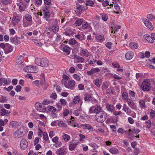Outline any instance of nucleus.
Returning <instances> with one entry per match:
<instances>
[{
  "mask_svg": "<svg viewBox=\"0 0 155 155\" xmlns=\"http://www.w3.org/2000/svg\"><path fill=\"white\" fill-rule=\"evenodd\" d=\"M146 125V127L148 129H150L151 125V122L150 120H148L145 122Z\"/></svg>",
  "mask_w": 155,
  "mask_h": 155,
  "instance_id": "3c124183",
  "label": "nucleus"
},
{
  "mask_svg": "<svg viewBox=\"0 0 155 155\" xmlns=\"http://www.w3.org/2000/svg\"><path fill=\"white\" fill-rule=\"evenodd\" d=\"M35 5L37 6L41 5L42 3V0H35Z\"/></svg>",
  "mask_w": 155,
  "mask_h": 155,
  "instance_id": "13d9d810",
  "label": "nucleus"
},
{
  "mask_svg": "<svg viewBox=\"0 0 155 155\" xmlns=\"http://www.w3.org/2000/svg\"><path fill=\"white\" fill-rule=\"evenodd\" d=\"M73 77L74 79L78 81H80L81 79L80 77L76 74H74L73 75Z\"/></svg>",
  "mask_w": 155,
  "mask_h": 155,
  "instance_id": "4d7b16f0",
  "label": "nucleus"
},
{
  "mask_svg": "<svg viewBox=\"0 0 155 155\" xmlns=\"http://www.w3.org/2000/svg\"><path fill=\"white\" fill-rule=\"evenodd\" d=\"M33 134V132L32 131H30L28 134V138L29 139H31Z\"/></svg>",
  "mask_w": 155,
  "mask_h": 155,
  "instance_id": "774afa93",
  "label": "nucleus"
},
{
  "mask_svg": "<svg viewBox=\"0 0 155 155\" xmlns=\"http://www.w3.org/2000/svg\"><path fill=\"white\" fill-rule=\"evenodd\" d=\"M67 153L65 150L62 148H60L57 151L58 155H65Z\"/></svg>",
  "mask_w": 155,
  "mask_h": 155,
  "instance_id": "4be33fe9",
  "label": "nucleus"
},
{
  "mask_svg": "<svg viewBox=\"0 0 155 155\" xmlns=\"http://www.w3.org/2000/svg\"><path fill=\"white\" fill-rule=\"evenodd\" d=\"M7 101V97L6 96H4L1 95L0 97V102L1 103H4L6 102Z\"/></svg>",
  "mask_w": 155,
  "mask_h": 155,
  "instance_id": "4c0bfd02",
  "label": "nucleus"
},
{
  "mask_svg": "<svg viewBox=\"0 0 155 155\" xmlns=\"http://www.w3.org/2000/svg\"><path fill=\"white\" fill-rule=\"evenodd\" d=\"M75 37L77 39H80L81 38L83 39L84 38V35L83 34H78L75 35Z\"/></svg>",
  "mask_w": 155,
  "mask_h": 155,
  "instance_id": "6e6d98bb",
  "label": "nucleus"
},
{
  "mask_svg": "<svg viewBox=\"0 0 155 155\" xmlns=\"http://www.w3.org/2000/svg\"><path fill=\"white\" fill-rule=\"evenodd\" d=\"M20 123L16 121H12L10 122V126L16 128L20 125Z\"/></svg>",
  "mask_w": 155,
  "mask_h": 155,
  "instance_id": "5701e85b",
  "label": "nucleus"
},
{
  "mask_svg": "<svg viewBox=\"0 0 155 155\" xmlns=\"http://www.w3.org/2000/svg\"><path fill=\"white\" fill-rule=\"evenodd\" d=\"M52 29L54 32L56 33L59 30V27L57 25H53L52 27Z\"/></svg>",
  "mask_w": 155,
  "mask_h": 155,
  "instance_id": "c03bdc74",
  "label": "nucleus"
},
{
  "mask_svg": "<svg viewBox=\"0 0 155 155\" xmlns=\"http://www.w3.org/2000/svg\"><path fill=\"white\" fill-rule=\"evenodd\" d=\"M25 132L23 127H21L16 131L14 133V137L15 138L21 137L24 136Z\"/></svg>",
  "mask_w": 155,
  "mask_h": 155,
  "instance_id": "20e7f679",
  "label": "nucleus"
},
{
  "mask_svg": "<svg viewBox=\"0 0 155 155\" xmlns=\"http://www.w3.org/2000/svg\"><path fill=\"white\" fill-rule=\"evenodd\" d=\"M129 95L130 96L131 98L135 97V93L134 91L129 90L128 91Z\"/></svg>",
  "mask_w": 155,
  "mask_h": 155,
  "instance_id": "5fc2aeb1",
  "label": "nucleus"
},
{
  "mask_svg": "<svg viewBox=\"0 0 155 155\" xmlns=\"http://www.w3.org/2000/svg\"><path fill=\"white\" fill-rule=\"evenodd\" d=\"M85 10V9L83 6L79 5L77 7L76 9L75 10L76 14L78 15H79L82 12Z\"/></svg>",
  "mask_w": 155,
  "mask_h": 155,
  "instance_id": "4468645a",
  "label": "nucleus"
},
{
  "mask_svg": "<svg viewBox=\"0 0 155 155\" xmlns=\"http://www.w3.org/2000/svg\"><path fill=\"white\" fill-rule=\"evenodd\" d=\"M107 117V114L103 110L101 107L99 108L96 113L95 119L99 123H102L105 121Z\"/></svg>",
  "mask_w": 155,
  "mask_h": 155,
  "instance_id": "f257e3e1",
  "label": "nucleus"
},
{
  "mask_svg": "<svg viewBox=\"0 0 155 155\" xmlns=\"http://www.w3.org/2000/svg\"><path fill=\"white\" fill-rule=\"evenodd\" d=\"M48 109L49 110L52 112V113H54L57 110L56 108L52 106H48Z\"/></svg>",
  "mask_w": 155,
  "mask_h": 155,
  "instance_id": "a18cd8bd",
  "label": "nucleus"
},
{
  "mask_svg": "<svg viewBox=\"0 0 155 155\" xmlns=\"http://www.w3.org/2000/svg\"><path fill=\"white\" fill-rule=\"evenodd\" d=\"M0 85H2L3 84L4 85H6L8 84V82L6 79L4 78H1L0 79Z\"/></svg>",
  "mask_w": 155,
  "mask_h": 155,
  "instance_id": "58836bf2",
  "label": "nucleus"
},
{
  "mask_svg": "<svg viewBox=\"0 0 155 155\" xmlns=\"http://www.w3.org/2000/svg\"><path fill=\"white\" fill-rule=\"evenodd\" d=\"M94 84L97 87H100L102 83L101 80L99 78H97L94 80L93 81Z\"/></svg>",
  "mask_w": 155,
  "mask_h": 155,
  "instance_id": "c85d7f7f",
  "label": "nucleus"
},
{
  "mask_svg": "<svg viewBox=\"0 0 155 155\" xmlns=\"http://www.w3.org/2000/svg\"><path fill=\"white\" fill-rule=\"evenodd\" d=\"M142 89L143 91H148L150 89V84L147 81H143L142 84Z\"/></svg>",
  "mask_w": 155,
  "mask_h": 155,
  "instance_id": "0eeeda50",
  "label": "nucleus"
},
{
  "mask_svg": "<svg viewBox=\"0 0 155 155\" xmlns=\"http://www.w3.org/2000/svg\"><path fill=\"white\" fill-rule=\"evenodd\" d=\"M147 18L151 20H152L153 19H155V17L153 16V15L152 14H148L147 15Z\"/></svg>",
  "mask_w": 155,
  "mask_h": 155,
  "instance_id": "680f3d73",
  "label": "nucleus"
},
{
  "mask_svg": "<svg viewBox=\"0 0 155 155\" xmlns=\"http://www.w3.org/2000/svg\"><path fill=\"white\" fill-rule=\"evenodd\" d=\"M73 31L70 28H68L66 31L64 33V34L66 36H70L71 35Z\"/></svg>",
  "mask_w": 155,
  "mask_h": 155,
  "instance_id": "e433bc0d",
  "label": "nucleus"
},
{
  "mask_svg": "<svg viewBox=\"0 0 155 155\" xmlns=\"http://www.w3.org/2000/svg\"><path fill=\"white\" fill-rule=\"evenodd\" d=\"M62 137L64 140L66 142L68 141L70 139V136L64 133L63 134V135L62 136Z\"/></svg>",
  "mask_w": 155,
  "mask_h": 155,
  "instance_id": "72a5a7b5",
  "label": "nucleus"
},
{
  "mask_svg": "<svg viewBox=\"0 0 155 155\" xmlns=\"http://www.w3.org/2000/svg\"><path fill=\"white\" fill-rule=\"evenodd\" d=\"M80 101V99L79 97L76 96L74 97L73 102L74 104H78Z\"/></svg>",
  "mask_w": 155,
  "mask_h": 155,
  "instance_id": "49530a36",
  "label": "nucleus"
},
{
  "mask_svg": "<svg viewBox=\"0 0 155 155\" xmlns=\"http://www.w3.org/2000/svg\"><path fill=\"white\" fill-rule=\"evenodd\" d=\"M69 43L71 45H74L75 44L76 41L75 39H70L69 41Z\"/></svg>",
  "mask_w": 155,
  "mask_h": 155,
  "instance_id": "338daca9",
  "label": "nucleus"
},
{
  "mask_svg": "<svg viewBox=\"0 0 155 155\" xmlns=\"http://www.w3.org/2000/svg\"><path fill=\"white\" fill-rule=\"evenodd\" d=\"M121 96L122 99L124 101H127L130 99L128 97V93L126 92L122 93Z\"/></svg>",
  "mask_w": 155,
  "mask_h": 155,
  "instance_id": "412c9836",
  "label": "nucleus"
},
{
  "mask_svg": "<svg viewBox=\"0 0 155 155\" xmlns=\"http://www.w3.org/2000/svg\"><path fill=\"white\" fill-rule=\"evenodd\" d=\"M127 102L128 105L132 109H135L136 107V105L134 102L130 99L127 101Z\"/></svg>",
  "mask_w": 155,
  "mask_h": 155,
  "instance_id": "6ab92c4d",
  "label": "nucleus"
},
{
  "mask_svg": "<svg viewBox=\"0 0 155 155\" xmlns=\"http://www.w3.org/2000/svg\"><path fill=\"white\" fill-rule=\"evenodd\" d=\"M83 21L82 19L78 18L75 22L74 23V25L76 26H79L82 24Z\"/></svg>",
  "mask_w": 155,
  "mask_h": 155,
  "instance_id": "c756f323",
  "label": "nucleus"
},
{
  "mask_svg": "<svg viewBox=\"0 0 155 155\" xmlns=\"http://www.w3.org/2000/svg\"><path fill=\"white\" fill-rule=\"evenodd\" d=\"M114 6L115 9L117 11L115 12V13L117 14H119L121 12L119 6L117 3H115L114 4Z\"/></svg>",
  "mask_w": 155,
  "mask_h": 155,
  "instance_id": "473e14b6",
  "label": "nucleus"
},
{
  "mask_svg": "<svg viewBox=\"0 0 155 155\" xmlns=\"http://www.w3.org/2000/svg\"><path fill=\"white\" fill-rule=\"evenodd\" d=\"M21 19V17L18 15L14 16L12 19L13 26H15L18 23Z\"/></svg>",
  "mask_w": 155,
  "mask_h": 155,
  "instance_id": "9d476101",
  "label": "nucleus"
},
{
  "mask_svg": "<svg viewBox=\"0 0 155 155\" xmlns=\"http://www.w3.org/2000/svg\"><path fill=\"white\" fill-rule=\"evenodd\" d=\"M131 110L128 107L126 109V111L125 112L127 115H130L132 113Z\"/></svg>",
  "mask_w": 155,
  "mask_h": 155,
  "instance_id": "e2e57ef3",
  "label": "nucleus"
},
{
  "mask_svg": "<svg viewBox=\"0 0 155 155\" xmlns=\"http://www.w3.org/2000/svg\"><path fill=\"white\" fill-rule=\"evenodd\" d=\"M49 8L48 9H47V11L44 10V17L45 18H48L49 17Z\"/></svg>",
  "mask_w": 155,
  "mask_h": 155,
  "instance_id": "ea45409f",
  "label": "nucleus"
},
{
  "mask_svg": "<svg viewBox=\"0 0 155 155\" xmlns=\"http://www.w3.org/2000/svg\"><path fill=\"white\" fill-rule=\"evenodd\" d=\"M79 142L74 140H72L70 142L69 144V148L70 150L71 151L74 150L77 145L78 144Z\"/></svg>",
  "mask_w": 155,
  "mask_h": 155,
  "instance_id": "423d86ee",
  "label": "nucleus"
},
{
  "mask_svg": "<svg viewBox=\"0 0 155 155\" xmlns=\"http://www.w3.org/2000/svg\"><path fill=\"white\" fill-rule=\"evenodd\" d=\"M81 53L83 54L86 57H88L89 55V52L86 49L81 48Z\"/></svg>",
  "mask_w": 155,
  "mask_h": 155,
  "instance_id": "7c9ffc66",
  "label": "nucleus"
},
{
  "mask_svg": "<svg viewBox=\"0 0 155 155\" xmlns=\"http://www.w3.org/2000/svg\"><path fill=\"white\" fill-rule=\"evenodd\" d=\"M20 145L21 149L24 150H25L28 147V143L26 140L23 138L21 140Z\"/></svg>",
  "mask_w": 155,
  "mask_h": 155,
  "instance_id": "1a4fd4ad",
  "label": "nucleus"
},
{
  "mask_svg": "<svg viewBox=\"0 0 155 155\" xmlns=\"http://www.w3.org/2000/svg\"><path fill=\"white\" fill-rule=\"evenodd\" d=\"M134 55V53L131 52H127L125 54V58L127 60H130L133 57Z\"/></svg>",
  "mask_w": 155,
  "mask_h": 155,
  "instance_id": "a211bd4d",
  "label": "nucleus"
},
{
  "mask_svg": "<svg viewBox=\"0 0 155 155\" xmlns=\"http://www.w3.org/2000/svg\"><path fill=\"white\" fill-rule=\"evenodd\" d=\"M11 113L9 110H7L5 109H2L1 111V114L2 116L7 115Z\"/></svg>",
  "mask_w": 155,
  "mask_h": 155,
  "instance_id": "bb28decb",
  "label": "nucleus"
},
{
  "mask_svg": "<svg viewBox=\"0 0 155 155\" xmlns=\"http://www.w3.org/2000/svg\"><path fill=\"white\" fill-rule=\"evenodd\" d=\"M35 63L38 65L42 67H46L49 64V61L46 58L41 59L39 58H36L35 59Z\"/></svg>",
  "mask_w": 155,
  "mask_h": 155,
  "instance_id": "f03ea898",
  "label": "nucleus"
},
{
  "mask_svg": "<svg viewBox=\"0 0 155 155\" xmlns=\"http://www.w3.org/2000/svg\"><path fill=\"white\" fill-rule=\"evenodd\" d=\"M101 17L103 20L106 21L107 20L108 18V15L107 14H102Z\"/></svg>",
  "mask_w": 155,
  "mask_h": 155,
  "instance_id": "603ef678",
  "label": "nucleus"
},
{
  "mask_svg": "<svg viewBox=\"0 0 155 155\" xmlns=\"http://www.w3.org/2000/svg\"><path fill=\"white\" fill-rule=\"evenodd\" d=\"M84 61V59L82 57L78 56L76 60V61L77 63L79 62H83Z\"/></svg>",
  "mask_w": 155,
  "mask_h": 155,
  "instance_id": "09e8293b",
  "label": "nucleus"
},
{
  "mask_svg": "<svg viewBox=\"0 0 155 155\" xmlns=\"http://www.w3.org/2000/svg\"><path fill=\"white\" fill-rule=\"evenodd\" d=\"M94 4V3L93 1L91 0H87V1L86 3V4L87 5L90 6H93Z\"/></svg>",
  "mask_w": 155,
  "mask_h": 155,
  "instance_id": "de8ad7c7",
  "label": "nucleus"
},
{
  "mask_svg": "<svg viewBox=\"0 0 155 155\" xmlns=\"http://www.w3.org/2000/svg\"><path fill=\"white\" fill-rule=\"evenodd\" d=\"M70 48L67 45L65 46L63 48V51L68 55L70 53Z\"/></svg>",
  "mask_w": 155,
  "mask_h": 155,
  "instance_id": "cd10ccee",
  "label": "nucleus"
},
{
  "mask_svg": "<svg viewBox=\"0 0 155 155\" xmlns=\"http://www.w3.org/2000/svg\"><path fill=\"white\" fill-rule=\"evenodd\" d=\"M12 43H13L15 45H17L21 43V41L18 39H10Z\"/></svg>",
  "mask_w": 155,
  "mask_h": 155,
  "instance_id": "79ce46f5",
  "label": "nucleus"
},
{
  "mask_svg": "<svg viewBox=\"0 0 155 155\" xmlns=\"http://www.w3.org/2000/svg\"><path fill=\"white\" fill-rule=\"evenodd\" d=\"M42 39H32V41L34 42L35 44L37 46L41 47L43 44L41 40Z\"/></svg>",
  "mask_w": 155,
  "mask_h": 155,
  "instance_id": "aec40b11",
  "label": "nucleus"
},
{
  "mask_svg": "<svg viewBox=\"0 0 155 155\" xmlns=\"http://www.w3.org/2000/svg\"><path fill=\"white\" fill-rule=\"evenodd\" d=\"M17 5L19 7L20 12L24 11L28 5V3L25 2L24 0H19L18 1Z\"/></svg>",
  "mask_w": 155,
  "mask_h": 155,
  "instance_id": "7ed1b4c3",
  "label": "nucleus"
},
{
  "mask_svg": "<svg viewBox=\"0 0 155 155\" xmlns=\"http://www.w3.org/2000/svg\"><path fill=\"white\" fill-rule=\"evenodd\" d=\"M35 106L36 109L40 112H45L46 110L44 105L40 103H36Z\"/></svg>",
  "mask_w": 155,
  "mask_h": 155,
  "instance_id": "6e6552de",
  "label": "nucleus"
},
{
  "mask_svg": "<svg viewBox=\"0 0 155 155\" xmlns=\"http://www.w3.org/2000/svg\"><path fill=\"white\" fill-rule=\"evenodd\" d=\"M56 147H58L62 146V143L61 141H58L55 143L54 145Z\"/></svg>",
  "mask_w": 155,
  "mask_h": 155,
  "instance_id": "0e129e2a",
  "label": "nucleus"
},
{
  "mask_svg": "<svg viewBox=\"0 0 155 155\" xmlns=\"http://www.w3.org/2000/svg\"><path fill=\"white\" fill-rule=\"evenodd\" d=\"M24 61V58L20 55L16 58V63L18 64H21L23 63Z\"/></svg>",
  "mask_w": 155,
  "mask_h": 155,
  "instance_id": "dca6fc26",
  "label": "nucleus"
},
{
  "mask_svg": "<svg viewBox=\"0 0 155 155\" xmlns=\"http://www.w3.org/2000/svg\"><path fill=\"white\" fill-rule=\"evenodd\" d=\"M109 152L113 154H116L119 153L118 150L114 147L110 148L109 150Z\"/></svg>",
  "mask_w": 155,
  "mask_h": 155,
  "instance_id": "393cba45",
  "label": "nucleus"
},
{
  "mask_svg": "<svg viewBox=\"0 0 155 155\" xmlns=\"http://www.w3.org/2000/svg\"><path fill=\"white\" fill-rule=\"evenodd\" d=\"M75 81L72 80H70L68 81V84H64V86L67 88L73 89V88L75 85Z\"/></svg>",
  "mask_w": 155,
  "mask_h": 155,
  "instance_id": "f8f14e48",
  "label": "nucleus"
},
{
  "mask_svg": "<svg viewBox=\"0 0 155 155\" xmlns=\"http://www.w3.org/2000/svg\"><path fill=\"white\" fill-rule=\"evenodd\" d=\"M140 106L141 108H143L145 107V101L142 100L139 102Z\"/></svg>",
  "mask_w": 155,
  "mask_h": 155,
  "instance_id": "a19ab883",
  "label": "nucleus"
},
{
  "mask_svg": "<svg viewBox=\"0 0 155 155\" xmlns=\"http://www.w3.org/2000/svg\"><path fill=\"white\" fill-rule=\"evenodd\" d=\"M150 115L151 119H153L155 116V111L152 109L150 110Z\"/></svg>",
  "mask_w": 155,
  "mask_h": 155,
  "instance_id": "37998d69",
  "label": "nucleus"
},
{
  "mask_svg": "<svg viewBox=\"0 0 155 155\" xmlns=\"http://www.w3.org/2000/svg\"><path fill=\"white\" fill-rule=\"evenodd\" d=\"M43 139L45 140H47L48 139V137L47 134L44 132L43 134Z\"/></svg>",
  "mask_w": 155,
  "mask_h": 155,
  "instance_id": "052dcab7",
  "label": "nucleus"
},
{
  "mask_svg": "<svg viewBox=\"0 0 155 155\" xmlns=\"http://www.w3.org/2000/svg\"><path fill=\"white\" fill-rule=\"evenodd\" d=\"M100 106H92L90 107L89 110V113L90 114L96 113L98 110L100 108Z\"/></svg>",
  "mask_w": 155,
  "mask_h": 155,
  "instance_id": "9b49d317",
  "label": "nucleus"
},
{
  "mask_svg": "<svg viewBox=\"0 0 155 155\" xmlns=\"http://www.w3.org/2000/svg\"><path fill=\"white\" fill-rule=\"evenodd\" d=\"M30 22H28V21H24L23 24V26L25 27H26L29 26L31 25L32 24V23Z\"/></svg>",
  "mask_w": 155,
  "mask_h": 155,
  "instance_id": "8fccbe9b",
  "label": "nucleus"
},
{
  "mask_svg": "<svg viewBox=\"0 0 155 155\" xmlns=\"http://www.w3.org/2000/svg\"><path fill=\"white\" fill-rule=\"evenodd\" d=\"M58 125L59 127H66V124L64 123L62 121H59L58 123Z\"/></svg>",
  "mask_w": 155,
  "mask_h": 155,
  "instance_id": "864d4df0",
  "label": "nucleus"
},
{
  "mask_svg": "<svg viewBox=\"0 0 155 155\" xmlns=\"http://www.w3.org/2000/svg\"><path fill=\"white\" fill-rule=\"evenodd\" d=\"M12 46L9 44H5V48L4 49V52L5 54H8L11 52L13 50Z\"/></svg>",
  "mask_w": 155,
  "mask_h": 155,
  "instance_id": "ddd939ff",
  "label": "nucleus"
},
{
  "mask_svg": "<svg viewBox=\"0 0 155 155\" xmlns=\"http://www.w3.org/2000/svg\"><path fill=\"white\" fill-rule=\"evenodd\" d=\"M92 97L90 94H85L84 95V99L85 101L89 102L92 100Z\"/></svg>",
  "mask_w": 155,
  "mask_h": 155,
  "instance_id": "b1692460",
  "label": "nucleus"
},
{
  "mask_svg": "<svg viewBox=\"0 0 155 155\" xmlns=\"http://www.w3.org/2000/svg\"><path fill=\"white\" fill-rule=\"evenodd\" d=\"M109 86V85L107 82L103 83L102 85V87L105 89L107 88Z\"/></svg>",
  "mask_w": 155,
  "mask_h": 155,
  "instance_id": "69168bd1",
  "label": "nucleus"
},
{
  "mask_svg": "<svg viewBox=\"0 0 155 155\" xmlns=\"http://www.w3.org/2000/svg\"><path fill=\"white\" fill-rule=\"evenodd\" d=\"M143 21L144 24L145 25L149 28L150 30H153V26L150 21L147 20L146 19H143Z\"/></svg>",
  "mask_w": 155,
  "mask_h": 155,
  "instance_id": "2eb2a0df",
  "label": "nucleus"
},
{
  "mask_svg": "<svg viewBox=\"0 0 155 155\" xmlns=\"http://www.w3.org/2000/svg\"><path fill=\"white\" fill-rule=\"evenodd\" d=\"M83 126L85 129L91 130V131H93V128L89 124H84L83 125Z\"/></svg>",
  "mask_w": 155,
  "mask_h": 155,
  "instance_id": "c9c22d12",
  "label": "nucleus"
},
{
  "mask_svg": "<svg viewBox=\"0 0 155 155\" xmlns=\"http://www.w3.org/2000/svg\"><path fill=\"white\" fill-rule=\"evenodd\" d=\"M143 39H147L148 38H151V39H155V33H152L151 34V36L148 35H146L143 36Z\"/></svg>",
  "mask_w": 155,
  "mask_h": 155,
  "instance_id": "f704fd0d",
  "label": "nucleus"
},
{
  "mask_svg": "<svg viewBox=\"0 0 155 155\" xmlns=\"http://www.w3.org/2000/svg\"><path fill=\"white\" fill-rule=\"evenodd\" d=\"M82 28L84 29L89 28L90 27V24L86 22L83 21L82 23Z\"/></svg>",
  "mask_w": 155,
  "mask_h": 155,
  "instance_id": "a878e982",
  "label": "nucleus"
},
{
  "mask_svg": "<svg viewBox=\"0 0 155 155\" xmlns=\"http://www.w3.org/2000/svg\"><path fill=\"white\" fill-rule=\"evenodd\" d=\"M60 102L61 103V105L65 106L66 104V101L65 100L63 99H61L60 100Z\"/></svg>",
  "mask_w": 155,
  "mask_h": 155,
  "instance_id": "bf43d9fd",
  "label": "nucleus"
},
{
  "mask_svg": "<svg viewBox=\"0 0 155 155\" xmlns=\"http://www.w3.org/2000/svg\"><path fill=\"white\" fill-rule=\"evenodd\" d=\"M25 18L26 21L28 22H31L32 21V17L29 14H26L25 16Z\"/></svg>",
  "mask_w": 155,
  "mask_h": 155,
  "instance_id": "2f4dec72",
  "label": "nucleus"
},
{
  "mask_svg": "<svg viewBox=\"0 0 155 155\" xmlns=\"http://www.w3.org/2000/svg\"><path fill=\"white\" fill-rule=\"evenodd\" d=\"M106 108L108 111L112 112L114 110L115 107L113 105L107 103L106 104Z\"/></svg>",
  "mask_w": 155,
  "mask_h": 155,
  "instance_id": "f3484780",
  "label": "nucleus"
},
{
  "mask_svg": "<svg viewBox=\"0 0 155 155\" xmlns=\"http://www.w3.org/2000/svg\"><path fill=\"white\" fill-rule=\"evenodd\" d=\"M24 70L28 73H35L37 71V68L34 66H28L24 68Z\"/></svg>",
  "mask_w": 155,
  "mask_h": 155,
  "instance_id": "39448f33",
  "label": "nucleus"
}]
</instances>
